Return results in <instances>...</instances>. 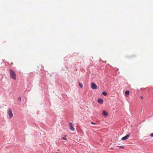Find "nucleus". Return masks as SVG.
<instances>
[{"label": "nucleus", "instance_id": "2eb2a0df", "mask_svg": "<svg viewBox=\"0 0 153 153\" xmlns=\"http://www.w3.org/2000/svg\"><path fill=\"white\" fill-rule=\"evenodd\" d=\"M91 123L92 124H94V125H96V124L95 123H94V122H91Z\"/></svg>", "mask_w": 153, "mask_h": 153}, {"label": "nucleus", "instance_id": "f03ea898", "mask_svg": "<svg viewBox=\"0 0 153 153\" xmlns=\"http://www.w3.org/2000/svg\"><path fill=\"white\" fill-rule=\"evenodd\" d=\"M91 88L93 89H97V86L94 83H91Z\"/></svg>", "mask_w": 153, "mask_h": 153}, {"label": "nucleus", "instance_id": "f3484780", "mask_svg": "<svg viewBox=\"0 0 153 153\" xmlns=\"http://www.w3.org/2000/svg\"><path fill=\"white\" fill-rule=\"evenodd\" d=\"M13 64L12 63L11 64V65H12Z\"/></svg>", "mask_w": 153, "mask_h": 153}, {"label": "nucleus", "instance_id": "ddd939ff", "mask_svg": "<svg viewBox=\"0 0 153 153\" xmlns=\"http://www.w3.org/2000/svg\"><path fill=\"white\" fill-rule=\"evenodd\" d=\"M150 136L151 137H153V133L151 134H150Z\"/></svg>", "mask_w": 153, "mask_h": 153}, {"label": "nucleus", "instance_id": "1a4fd4ad", "mask_svg": "<svg viewBox=\"0 0 153 153\" xmlns=\"http://www.w3.org/2000/svg\"><path fill=\"white\" fill-rule=\"evenodd\" d=\"M102 94L103 95L105 96H106L107 94L106 92H105V91H103L102 92Z\"/></svg>", "mask_w": 153, "mask_h": 153}, {"label": "nucleus", "instance_id": "9b49d317", "mask_svg": "<svg viewBox=\"0 0 153 153\" xmlns=\"http://www.w3.org/2000/svg\"><path fill=\"white\" fill-rule=\"evenodd\" d=\"M118 147H119L120 148V149H123V148H124V146H117Z\"/></svg>", "mask_w": 153, "mask_h": 153}, {"label": "nucleus", "instance_id": "423d86ee", "mask_svg": "<svg viewBox=\"0 0 153 153\" xmlns=\"http://www.w3.org/2000/svg\"><path fill=\"white\" fill-rule=\"evenodd\" d=\"M98 102L100 104H102L103 102V100L100 98H99L97 100Z\"/></svg>", "mask_w": 153, "mask_h": 153}, {"label": "nucleus", "instance_id": "9d476101", "mask_svg": "<svg viewBox=\"0 0 153 153\" xmlns=\"http://www.w3.org/2000/svg\"><path fill=\"white\" fill-rule=\"evenodd\" d=\"M79 87L81 88H82L83 86L82 84L80 83H79Z\"/></svg>", "mask_w": 153, "mask_h": 153}, {"label": "nucleus", "instance_id": "7ed1b4c3", "mask_svg": "<svg viewBox=\"0 0 153 153\" xmlns=\"http://www.w3.org/2000/svg\"><path fill=\"white\" fill-rule=\"evenodd\" d=\"M69 128L70 130L73 131H74L75 130V129L73 126L72 123H69Z\"/></svg>", "mask_w": 153, "mask_h": 153}, {"label": "nucleus", "instance_id": "0eeeda50", "mask_svg": "<svg viewBox=\"0 0 153 153\" xmlns=\"http://www.w3.org/2000/svg\"><path fill=\"white\" fill-rule=\"evenodd\" d=\"M129 94V91L128 90H126L125 92V96L126 97H128Z\"/></svg>", "mask_w": 153, "mask_h": 153}, {"label": "nucleus", "instance_id": "39448f33", "mask_svg": "<svg viewBox=\"0 0 153 153\" xmlns=\"http://www.w3.org/2000/svg\"><path fill=\"white\" fill-rule=\"evenodd\" d=\"M130 136L129 134H128L124 137L122 138V139L123 140H125L128 138Z\"/></svg>", "mask_w": 153, "mask_h": 153}, {"label": "nucleus", "instance_id": "4468645a", "mask_svg": "<svg viewBox=\"0 0 153 153\" xmlns=\"http://www.w3.org/2000/svg\"><path fill=\"white\" fill-rule=\"evenodd\" d=\"M62 139H63V140H67V139L66 138H65V137H63V138H62Z\"/></svg>", "mask_w": 153, "mask_h": 153}, {"label": "nucleus", "instance_id": "f8f14e48", "mask_svg": "<svg viewBox=\"0 0 153 153\" xmlns=\"http://www.w3.org/2000/svg\"><path fill=\"white\" fill-rule=\"evenodd\" d=\"M18 100L20 102H21V97H19L18 98Z\"/></svg>", "mask_w": 153, "mask_h": 153}, {"label": "nucleus", "instance_id": "20e7f679", "mask_svg": "<svg viewBox=\"0 0 153 153\" xmlns=\"http://www.w3.org/2000/svg\"><path fill=\"white\" fill-rule=\"evenodd\" d=\"M8 113L9 115V118H11L13 117V114L12 111L10 109L9 110Z\"/></svg>", "mask_w": 153, "mask_h": 153}, {"label": "nucleus", "instance_id": "6e6552de", "mask_svg": "<svg viewBox=\"0 0 153 153\" xmlns=\"http://www.w3.org/2000/svg\"><path fill=\"white\" fill-rule=\"evenodd\" d=\"M102 114L105 117H106L108 115V114L107 112L105 111H103L102 112Z\"/></svg>", "mask_w": 153, "mask_h": 153}, {"label": "nucleus", "instance_id": "dca6fc26", "mask_svg": "<svg viewBox=\"0 0 153 153\" xmlns=\"http://www.w3.org/2000/svg\"><path fill=\"white\" fill-rule=\"evenodd\" d=\"M141 97V98L142 99H143V97L142 96H141V97Z\"/></svg>", "mask_w": 153, "mask_h": 153}, {"label": "nucleus", "instance_id": "f257e3e1", "mask_svg": "<svg viewBox=\"0 0 153 153\" xmlns=\"http://www.w3.org/2000/svg\"><path fill=\"white\" fill-rule=\"evenodd\" d=\"M10 73L11 78L16 80V75L14 71L11 69L10 70Z\"/></svg>", "mask_w": 153, "mask_h": 153}]
</instances>
